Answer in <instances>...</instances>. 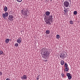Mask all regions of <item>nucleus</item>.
Segmentation results:
<instances>
[{"label": "nucleus", "mask_w": 80, "mask_h": 80, "mask_svg": "<svg viewBox=\"0 0 80 80\" xmlns=\"http://www.w3.org/2000/svg\"><path fill=\"white\" fill-rule=\"evenodd\" d=\"M42 52H43V53L41 54L42 56L43 57V58H48L50 56V53L45 48H42Z\"/></svg>", "instance_id": "nucleus-1"}, {"label": "nucleus", "mask_w": 80, "mask_h": 80, "mask_svg": "<svg viewBox=\"0 0 80 80\" xmlns=\"http://www.w3.org/2000/svg\"><path fill=\"white\" fill-rule=\"evenodd\" d=\"M21 13L24 16H26V17H28V16L27 13V11L24 9H22L21 10Z\"/></svg>", "instance_id": "nucleus-2"}, {"label": "nucleus", "mask_w": 80, "mask_h": 80, "mask_svg": "<svg viewBox=\"0 0 80 80\" xmlns=\"http://www.w3.org/2000/svg\"><path fill=\"white\" fill-rule=\"evenodd\" d=\"M68 1H69V2L70 1V2H71V0H68ZM63 4L64 6V7H69V5H70V3L68 2L67 1V0H66V1L64 2Z\"/></svg>", "instance_id": "nucleus-3"}, {"label": "nucleus", "mask_w": 80, "mask_h": 80, "mask_svg": "<svg viewBox=\"0 0 80 80\" xmlns=\"http://www.w3.org/2000/svg\"><path fill=\"white\" fill-rule=\"evenodd\" d=\"M8 20L10 21H12L13 20V15H9L8 16Z\"/></svg>", "instance_id": "nucleus-4"}, {"label": "nucleus", "mask_w": 80, "mask_h": 80, "mask_svg": "<svg viewBox=\"0 0 80 80\" xmlns=\"http://www.w3.org/2000/svg\"><path fill=\"white\" fill-rule=\"evenodd\" d=\"M47 20H50V22H52V21L53 20V17L52 16V15H49V16L47 17Z\"/></svg>", "instance_id": "nucleus-5"}, {"label": "nucleus", "mask_w": 80, "mask_h": 80, "mask_svg": "<svg viewBox=\"0 0 80 80\" xmlns=\"http://www.w3.org/2000/svg\"><path fill=\"white\" fill-rule=\"evenodd\" d=\"M8 13L6 12L5 13H3L2 14V17L4 19H6V17H8Z\"/></svg>", "instance_id": "nucleus-6"}, {"label": "nucleus", "mask_w": 80, "mask_h": 80, "mask_svg": "<svg viewBox=\"0 0 80 80\" xmlns=\"http://www.w3.org/2000/svg\"><path fill=\"white\" fill-rule=\"evenodd\" d=\"M60 58H66V55L64 53H62L60 55Z\"/></svg>", "instance_id": "nucleus-7"}, {"label": "nucleus", "mask_w": 80, "mask_h": 80, "mask_svg": "<svg viewBox=\"0 0 80 80\" xmlns=\"http://www.w3.org/2000/svg\"><path fill=\"white\" fill-rule=\"evenodd\" d=\"M21 78L22 80H26L27 79V76L24 75L23 76L21 77Z\"/></svg>", "instance_id": "nucleus-8"}, {"label": "nucleus", "mask_w": 80, "mask_h": 80, "mask_svg": "<svg viewBox=\"0 0 80 80\" xmlns=\"http://www.w3.org/2000/svg\"><path fill=\"white\" fill-rule=\"evenodd\" d=\"M17 42L18 43H21L22 42V38H19L17 41Z\"/></svg>", "instance_id": "nucleus-9"}, {"label": "nucleus", "mask_w": 80, "mask_h": 80, "mask_svg": "<svg viewBox=\"0 0 80 80\" xmlns=\"http://www.w3.org/2000/svg\"><path fill=\"white\" fill-rule=\"evenodd\" d=\"M50 12L49 11H47L46 12V15L47 16H49L50 15Z\"/></svg>", "instance_id": "nucleus-10"}, {"label": "nucleus", "mask_w": 80, "mask_h": 80, "mask_svg": "<svg viewBox=\"0 0 80 80\" xmlns=\"http://www.w3.org/2000/svg\"><path fill=\"white\" fill-rule=\"evenodd\" d=\"M46 20V23H47V24H50V20H48L47 19Z\"/></svg>", "instance_id": "nucleus-11"}, {"label": "nucleus", "mask_w": 80, "mask_h": 80, "mask_svg": "<svg viewBox=\"0 0 80 80\" xmlns=\"http://www.w3.org/2000/svg\"><path fill=\"white\" fill-rule=\"evenodd\" d=\"M64 63H65V62L63 60H62L61 61V65H64Z\"/></svg>", "instance_id": "nucleus-12"}, {"label": "nucleus", "mask_w": 80, "mask_h": 80, "mask_svg": "<svg viewBox=\"0 0 80 80\" xmlns=\"http://www.w3.org/2000/svg\"><path fill=\"white\" fill-rule=\"evenodd\" d=\"M9 42V39H6L5 40V43H8Z\"/></svg>", "instance_id": "nucleus-13"}, {"label": "nucleus", "mask_w": 80, "mask_h": 80, "mask_svg": "<svg viewBox=\"0 0 80 80\" xmlns=\"http://www.w3.org/2000/svg\"><path fill=\"white\" fill-rule=\"evenodd\" d=\"M8 10V8H7V7L6 6H5V7L4 8V12H7Z\"/></svg>", "instance_id": "nucleus-14"}, {"label": "nucleus", "mask_w": 80, "mask_h": 80, "mask_svg": "<svg viewBox=\"0 0 80 80\" xmlns=\"http://www.w3.org/2000/svg\"><path fill=\"white\" fill-rule=\"evenodd\" d=\"M45 33H46V34H49L50 30H47L46 31Z\"/></svg>", "instance_id": "nucleus-15"}, {"label": "nucleus", "mask_w": 80, "mask_h": 80, "mask_svg": "<svg viewBox=\"0 0 80 80\" xmlns=\"http://www.w3.org/2000/svg\"><path fill=\"white\" fill-rule=\"evenodd\" d=\"M68 66L67 63V62H65L64 63V67H67Z\"/></svg>", "instance_id": "nucleus-16"}, {"label": "nucleus", "mask_w": 80, "mask_h": 80, "mask_svg": "<svg viewBox=\"0 0 80 80\" xmlns=\"http://www.w3.org/2000/svg\"><path fill=\"white\" fill-rule=\"evenodd\" d=\"M56 38H57V39H59V38H60V35L58 34L56 36Z\"/></svg>", "instance_id": "nucleus-17"}, {"label": "nucleus", "mask_w": 80, "mask_h": 80, "mask_svg": "<svg viewBox=\"0 0 80 80\" xmlns=\"http://www.w3.org/2000/svg\"><path fill=\"white\" fill-rule=\"evenodd\" d=\"M69 23L70 24H71L72 25H73V22L72 20L70 21Z\"/></svg>", "instance_id": "nucleus-18"}, {"label": "nucleus", "mask_w": 80, "mask_h": 80, "mask_svg": "<svg viewBox=\"0 0 80 80\" xmlns=\"http://www.w3.org/2000/svg\"><path fill=\"white\" fill-rule=\"evenodd\" d=\"M74 15H77V11H75L73 12Z\"/></svg>", "instance_id": "nucleus-19"}, {"label": "nucleus", "mask_w": 80, "mask_h": 80, "mask_svg": "<svg viewBox=\"0 0 80 80\" xmlns=\"http://www.w3.org/2000/svg\"><path fill=\"white\" fill-rule=\"evenodd\" d=\"M14 45L15 47H18V43H15Z\"/></svg>", "instance_id": "nucleus-20"}, {"label": "nucleus", "mask_w": 80, "mask_h": 80, "mask_svg": "<svg viewBox=\"0 0 80 80\" xmlns=\"http://www.w3.org/2000/svg\"><path fill=\"white\" fill-rule=\"evenodd\" d=\"M68 78L69 80H71V79H72V76H68Z\"/></svg>", "instance_id": "nucleus-21"}, {"label": "nucleus", "mask_w": 80, "mask_h": 80, "mask_svg": "<svg viewBox=\"0 0 80 80\" xmlns=\"http://www.w3.org/2000/svg\"><path fill=\"white\" fill-rule=\"evenodd\" d=\"M65 69H66V70H69V69H68V66H67V67H65Z\"/></svg>", "instance_id": "nucleus-22"}, {"label": "nucleus", "mask_w": 80, "mask_h": 80, "mask_svg": "<svg viewBox=\"0 0 80 80\" xmlns=\"http://www.w3.org/2000/svg\"><path fill=\"white\" fill-rule=\"evenodd\" d=\"M66 75L68 77L70 76V73H67Z\"/></svg>", "instance_id": "nucleus-23"}, {"label": "nucleus", "mask_w": 80, "mask_h": 80, "mask_svg": "<svg viewBox=\"0 0 80 80\" xmlns=\"http://www.w3.org/2000/svg\"><path fill=\"white\" fill-rule=\"evenodd\" d=\"M17 1L18 2H22V0H17Z\"/></svg>", "instance_id": "nucleus-24"}, {"label": "nucleus", "mask_w": 80, "mask_h": 80, "mask_svg": "<svg viewBox=\"0 0 80 80\" xmlns=\"http://www.w3.org/2000/svg\"><path fill=\"white\" fill-rule=\"evenodd\" d=\"M3 54V51H0V55H2Z\"/></svg>", "instance_id": "nucleus-25"}, {"label": "nucleus", "mask_w": 80, "mask_h": 80, "mask_svg": "<svg viewBox=\"0 0 80 80\" xmlns=\"http://www.w3.org/2000/svg\"><path fill=\"white\" fill-rule=\"evenodd\" d=\"M39 78H40V77H39V75H38L37 78V80H38Z\"/></svg>", "instance_id": "nucleus-26"}, {"label": "nucleus", "mask_w": 80, "mask_h": 80, "mask_svg": "<svg viewBox=\"0 0 80 80\" xmlns=\"http://www.w3.org/2000/svg\"><path fill=\"white\" fill-rule=\"evenodd\" d=\"M61 76H62V77H64V74H63V73H61Z\"/></svg>", "instance_id": "nucleus-27"}, {"label": "nucleus", "mask_w": 80, "mask_h": 80, "mask_svg": "<svg viewBox=\"0 0 80 80\" xmlns=\"http://www.w3.org/2000/svg\"><path fill=\"white\" fill-rule=\"evenodd\" d=\"M2 72H0V76H2Z\"/></svg>", "instance_id": "nucleus-28"}, {"label": "nucleus", "mask_w": 80, "mask_h": 80, "mask_svg": "<svg viewBox=\"0 0 80 80\" xmlns=\"http://www.w3.org/2000/svg\"><path fill=\"white\" fill-rule=\"evenodd\" d=\"M64 12H65L66 13H67V9H65L64 10Z\"/></svg>", "instance_id": "nucleus-29"}, {"label": "nucleus", "mask_w": 80, "mask_h": 80, "mask_svg": "<svg viewBox=\"0 0 80 80\" xmlns=\"http://www.w3.org/2000/svg\"><path fill=\"white\" fill-rule=\"evenodd\" d=\"M6 80H10V79L9 78H7Z\"/></svg>", "instance_id": "nucleus-30"}, {"label": "nucleus", "mask_w": 80, "mask_h": 80, "mask_svg": "<svg viewBox=\"0 0 80 80\" xmlns=\"http://www.w3.org/2000/svg\"><path fill=\"white\" fill-rule=\"evenodd\" d=\"M66 72H68V70H65V71Z\"/></svg>", "instance_id": "nucleus-31"}, {"label": "nucleus", "mask_w": 80, "mask_h": 80, "mask_svg": "<svg viewBox=\"0 0 80 80\" xmlns=\"http://www.w3.org/2000/svg\"><path fill=\"white\" fill-rule=\"evenodd\" d=\"M9 40L10 41H11V39H9Z\"/></svg>", "instance_id": "nucleus-32"}]
</instances>
